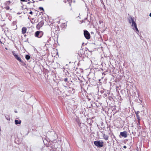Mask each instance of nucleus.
Listing matches in <instances>:
<instances>
[{"label":"nucleus","mask_w":151,"mask_h":151,"mask_svg":"<svg viewBox=\"0 0 151 151\" xmlns=\"http://www.w3.org/2000/svg\"><path fill=\"white\" fill-rule=\"evenodd\" d=\"M4 8L6 9V10H8L9 9V6H7L5 7Z\"/></svg>","instance_id":"obj_12"},{"label":"nucleus","mask_w":151,"mask_h":151,"mask_svg":"<svg viewBox=\"0 0 151 151\" xmlns=\"http://www.w3.org/2000/svg\"><path fill=\"white\" fill-rule=\"evenodd\" d=\"M42 22H40L38 24V25H37V26L38 25H39L40 26V27H42Z\"/></svg>","instance_id":"obj_14"},{"label":"nucleus","mask_w":151,"mask_h":151,"mask_svg":"<svg viewBox=\"0 0 151 151\" xmlns=\"http://www.w3.org/2000/svg\"><path fill=\"white\" fill-rule=\"evenodd\" d=\"M68 80V79L67 78H65L64 79V81H65L66 82Z\"/></svg>","instance_id":"obj_18"},{"label":"nucleus","mask_w":151,"mask_h":151,"mask_svg":"<svg viewBox=\"0 0 151 151\" xmlns=\"http://www.w3.org/2000/svg\"><path fill=\"white\" fill-rule=\"evenodd\" d=\"M94 144L97 147H101L103 146V142L102 141H95L94 142Z\"/></svg>","instance_id":"obj_2"},{"label":"nucleus","mask_w":151,"mask_h":151,"mask_svg":"<svg viewBox=\"0 0 151 151\" xmlns=\"http://www.w3.org/2000/svg\"><path fill=\"white\" fill-rule=\"evenodd\" d=\"M140 119H139V120H138V123H137V124H140Z\"/></svg>","instance_id":"obj_19"},{"label":"nucleus","mask_w":151,"mask_h":151,"mask_svg":"<svg viewBox=\"0 0 151 151\" xmlns=\"http://www.w3.org/2000/svg\"><path fill=\"white\" fill-rule=\"evenodd\" d=\"M12 54L15 56L16 55H17V54H16L14 51L12 52Z\"/></svg>","instance_id":"obj_15"},{"label":"nucleus","mask_w":151,"mask_h":151,"mask_svg":"<svg viewBox=\"0 0 151 151\" xmlns=\"http://www.w3.org/2000/svg\"><path fill=\"white\" fill-rule=\"evenodd\" d=\"M30 57L28 55H26L25 56V58L27 60H29L30 59Z\"/></svg>","instance_id":"obj_11"},{"label":"nucleus","mask_w":151,"mask_h":151,"mask_svg":"<svg viewBox=\"0 0 151 151\" xmlns=\"http://www.w3.org/2000/svg\"><path fill=\"white\" fill-rule=\"evenodd\" d=\"M27 29L25 27H24L22 29V33L24 34H25L27 31Z\"/></svg>","instance_id":"obj_6"},{"label":"nucleus","mask_w":151,"mask_h":151,"mask_svg":"<svg viewBox=\"0 0 151 151\" xmlns=\"http://www.w3.org/2000/svg\"><path fill=\"white\" fill-rule=\"evenodd\" d=\"M139 113V111H137V112H135V114H136L137 119V120H139V118H140L139 115L138 114Z\"/></svg>","instance_id":"obj_8"},{"label":"nucleus","mask_w":151,"mask_h":151,"mask_svg":"<svg viewBox=\"0 0 151 151\" xmlns=\"http://www.w3.org/2000/svg\"><path fill=\"white\" fill-rule=\"evenodd\" d=\"M14 57L17 60L21 62H22V60H21L20 58L19 57L18 55V54L16 55Z\"/></svg>","instance_id":"obj_7"},{"label":"nucleus","mask_w":151,"mask_h":151,"mask_svg":"<svg viewBox=\"0 0 151 151\" xmlns=\"http://www.w3.org/2000/svg\"><path fill=\"white\" fill-rule=\"evenodd\" d=\"M124 148H126L127 147L126 146H124L123 147Z\"/></svg>","instance_id":"obj_22"},{"label":"nucleus","mask_w":151,"mask_h":151,"mask_svg":"<svg viewBox=\"0 0 151 151\" xmlns=\"http://www.w3.org/2000/svg\"><path fill=\"white\" fill-rule=\"evenodd\" d=\"M103 137L105 140H107L108 139L109 137L107 135L103 134Z\"/></svg>","instance_id":"obj_9"},{"label":"nucleus","mask_w":151,"mask_h":151,"mask_svg":"<svg viewBox=\"0 0 151 151\" xmlns=\"http://www.w3.org/2000/svg\"><path fill=\"white\" fill-rule=\"evenodd\" d=\"M20 1H25L27 2V0H20Z\"/></svg>","instance_id":"obj_20"},{"label":"nucleus","mask_w":151,"mask_h":151,"mask_svg":"<svg viewBox=\"0 0 151 151\" xmlns=\"http://www.w3.org/2000/svg\"><path fill=\"white\" fill-rule=\"evenodd\" d=\"M149 16L150 17H151V13H150Z\"/></svg>","instance_id":"obj_24"},{"label":"nucleus","mask_w":151,"mask_h":151,"mask_svg":"<svg viewBox=\"0 0 151 151\" xmlns=\"http://www.w3.org/2000/svg\"><path fill=\"white\" fill-rule=\"evenodd\" d=\"M129 22L130 23H132L131 26L133 27V29L134 30H136L137 32H139L138 29L137 27L136 23L135 22L134 19L131 17L129 19Z\"/></svg>","instance_id":"obj_1"},{"label":"nucleus","mask_w":151,"mask_h":151,"mask_svg":"<svg viewBox=\"0 0 151 151\" xmlns=\"http://www.w3.org/2000/svg\"><path fill=\"white\" fill-rule=\"evenodd\" d=\"M21 14V13H19V12H18V13H17V14Z\"/></svg>","instance_id":"obj_23"},{"label":"nucleus","mask_w":151,"mask_h":151,"mask_svg":"<svg viewBox=\"0 0 151 151\" xmlns=\"http://www.w3.org/2000/svg\"><path fill=\"white\" fill-rule=\"evenodd\" d=\"M120 134L121 136L125 138L127 137V132L125 131L121 132Z\"/></svg>","instance_id":"obj_5"},{"label":"nucleus","mask_w":151,"mask_h":151,"mask_svg":"<svg viewBox=\"0 0 151 151\" xmlns=\"http://www.w3.org/2000/svg\"><path fill=\"white\" fill-rule=\"evenodd\" d=\"M84 35L85 37L87 39H89L90 38V33L87 30L84 31Z\"/></svg>","instance_id":"obj_4"},{"label":"nucleus","mask_w":151,"mask_h":151,"mask_svg":"<svg viewBox=\"0 0 151 151\" xmlns=\"http://www.w3.org/2000/svg\"><path fill=\"white\" fill-rule=\"evenodd\" d=\"M29 13L30 14H32V13H33V12H32V11H30V12H29Z\"/></svg>","instance_id":"obj_21"},{"label":"nucleus","mask_w":151,"mask_h":151,"mask_svg":"<svg viewBox=\"0 0 151 151\" xmlns=\"http://www.w3.org/2000/svg\"><path fill=\"white\" fill-rule=\"evenodd\" d=\"M39 9L41 10H42L43 11H44V9H43V8L42 7H40L39 8Z\"/></svg>","instance_id":"obj_16"},{"label":"nucleus","mask_w":151,"mask_h":151,"mask_svg":"<svg viewBox=\"0 0 151 151\" xmlns=\"http://www.w3.org/2000/svg\"><path fill=\"white\" fill-rule=\"evenodd\" d=\"M43 34V32L41 31H37L35 32V36L38 38H41Z\"/></svg>","instance_id":"obj_3"},{"label":"nucleus","mask_w":151,"mask_h":151,"mask_svg":"<svg viewBox=\"0 0 151 151\" xmlns=\"http://www.w3.org/2000/svg\"><path fill=\"white\" fill-rule=\"evenodd\" d=\"M32 1L33 2H31V1L27 3V4H29L31 3H34L35 2V1H34L32 0Z\"/></svg>","instance_id":"obj_13"},{"label":"nucleus","mask_w":151,"mask_h":151,"mask_svg":"<svg viewBox=\"0 0 151 151\" xmlns=\"http://www.w3.org/2000/svg\"><path fill=\"white\" fill-rule=\"evenodd\" d=\"M14 122L16 124H20L21 123V121L20 120H15Z\"/></svg>","instance_id":"obj_10"},{"label":"nucleus","mask_w":151,"mask_h":151,"mask_svg":"<svg viewBox=\"0 0 151 151\" xmlns=\"http://www.w3.org/2000/svg\"><path fill=\"white\" fill-rule=\"evenodd\" d=\"M141 112H142L143 113V114H142V115H145L146 114H145V112H144V111H141Z\"/></svg>","instance_id":"obj_17"}]
</instances>
